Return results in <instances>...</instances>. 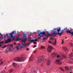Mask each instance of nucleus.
Wrapping results in <instances>:
<instances>
[{
    "label": "nucleus",
    "mask_w": 73,
    "mask_h": 73,
    "mask_svg": "<svg viewBox=\"0 0 73 73\" xmlns=\"http://www.w3.org/2000/svg\"><path fill=\"white\" fill-rule=\"evenodd\" d=\"M65 38H66V39L67 38V37H65Z\"/></svg>",
    "instance_id": "nucleus-59"
},
{
    "label": "nucleus",
    "mask_w": 73,
    "mask_h": 73,
    "mask_svg": "<svg viewBox=\"0 0 73 73\" xmlns=\"http://www.w3.org/2000/svg\"><path fill=\"white\" fill-rule=\"evenodd\" d=\"M38 32H40V31H39V30H38L37 31Z\"/></svg>",
    "instance_id": "nucleus-54"
},
{
    "label": "nucleus",
    "mask_w": 73,
    "mask_h": 73,
    "mask_svg": "<svg viewBox=\"0 0 73 73\" xmlns=\"http://www.w3.org/2000/svg\"><path fill=\"white\" fill-rule=\"evenodd\" d=\"M38 38H39V37H38V38L36 39H38Z\"/></svg>",
    "instance_id": "nucleus-63"
},
{
    "label": "nucleus",
    "mask_w": 73,
    "mask_h": 73,
    "mask_svg": "<svg viewBox=\"0 0 73 73\" xmlns=\"http://www.w3.org/2000/svg\"><path fill=\"white\" fill-rule=\"evenodd\" d=\"M17 45H18V46H20L21 45V44L19 43H18L17 44Z\"/></svg>",
    "instance_id": "nucleus-38"
},
{
    "label": "nucleus",
    "mask_w": 73,
    "mask_h": 73,
    "mask_svg": "<svg viewBox=\"0 0 73 73\" xmlns=\"http://www.w3.org/2000/svg\"><path fill=\"white\" fill-rule=\"evenodd\" d=\"M33 41H37V39H35L34 40H33Z\"/></svg>",
    "instance_id": "nucleus-32"
},
{
    "label": "nucleus",
    "mask_w": 73,
    "mask_h": 73,
    "mask_svg": "<svg viewBox=\"0 0 73 73\" xmlns=\"http://www.w3.org/2000/svg\"><path fill=\"white\" fill-rule=\"evenodd\" d=\"M3 60L2 59H0V62H1V61H3Z\"/></svg>",
    "instance_id": "nucleus-39"
},
{
    "label": "nucleus",
    "mask_w": 73,
    "mask_h": 73,
    "mask_svg": "<svg viewBox=\"0 0 73 73\" xmlns=\"http://www.w3.org/2000/svg\"><path fill=\"white\" fill-rule=\"evenodd\" d=\"M54 29V30H56V29H55V28H54V29Z\"/></svg>",
    "instance_id": "nucleus-57"
},
{
    "label": "nucleus",
    "mask_w": 73,
    "mask_h": 73,
    "mask_svg": "<svg viewBox=\"0 0 73 73\" xmlns=\"http://www.w3.org/2000/svg\"><path fill=\"white\" fill-rule=\"evenodd\" d=\"M45 31H43L42 33L40 32V34L39 33H38V36H40V37H41V35H45Z\"/></svg>",
    "instance_id": "nucleus-10"
},
{
    "label": "nucleus",
    "mask_w": 73,
    "mask_h": 73,
    "mask_svg": "<svg viewBox=\"0 0 73 73\" xmlns=\"http://www.w3.org/2000/svg\"><path fill=\"white\" fill-rule=\"evenodd\" d=\"M14 32H15V33H16V31H14Z\"/></svg>",
    "instance_id": "nucleus-58"
},
{
    "label": "nucleus",
    "mask_w": 73,
    "mask_h": 73,
    "mask_svg": "<svg viewBox=\"0 0 73 73\" xmlns=\"http://www.w3.org/2000/svg\"><path fill=\"white\" fill-rule=\"evenodd\" d=\"M49 42L50 43V44H53V42H52L50 41H49Z\"/></svg>",
    "instance_id": "nucleus-33"
},
{
    "label": "nucleus",
    "mask_w": 73,
    "mask_h": 73,
    "mask_svg": "<svg viewBox=\"0 0 73 73\" xmlns=\"http://www.w3.org/2000/svg\"><path fill=\"white\" fill-rule=\"evenodd\" d=\"M17 33L18 35V37H15V38H16V41H18V40H19V37H20V36H21V35H20V34H19V33H18V31H17Z\"/></svg>",
    "instance_id": "nucleus-13"
},
{
    "label": "nucleus",
    "mask_w": 73,
    "mask_h": 73,
    "mask_svg": "<svg viewBox=\"0 0 73 73\" xmlns=\"http://www.w3.org/2000/svg\"><path fill=\"white\" fill-rule=\"evenodd\" d=\"M30 44H31V43H30V42H29L27 44H26L25 45H26V46H29V45Z\"/></svg>",
    "instance_id": "nucleus-27"
},
{
    "label": "nucleus",
    "mask_w": 73,
    "mask_h": 73,
    "mask_svg": "<svg viewBox=\"0 0 73 73\" xmlns=\"http://www.w3.org/2000/svg\"><path fill=\"white\" fill-rule=\"evenodd\" d=\"M73 56V53H71L69 55L70 57H72Z\"/></svg>",
    "instance_id": "nucleus-22"
},
{
    "label": "nucleus",
    "mask_w": 73,
    "mask_h": 73,
    "mask_svg": "<svg viewBox=\"0 0 73 73\" xmlns=\"http://www.w3.org/2000/svg\"><path fill=\"white\" fill-rule=\"evenodd\" d=\"M70 69H73V67L72 66H71L70 67Z\"/></svg>",
    "instance_id": "nucleus-37"
},
{
    "label": "nucleus",
    "mask_w": 73,
    "mask_h": 73,
    "mask_svg": "<svg viewBox=\"0 0 73 73\" xmlns=\"http://www.w3.org/2000/svg\"><path fill=\"white\" fill-rule=\"evenodd\" d=\"M67 29V28H65L64 29V31H65V30H66Z\"/></svg>",
    "instance_id": "nucleus-46"
},
{
    "label": "nucleus",
    "mask_w": 73,
    "mask_h": 73,
    "mask_svg": "<svg viewBox=\"0 0 73 73\" xmlns=\"http://www.w3.org/2000/svg\"><path fill=\"white\" fill-rule=\"evenodd\" d=\"M7 46H4L3 47H2V48H7Z\"/></svg>",
    "instance_id": "nucleus-34"
},
{
    "label": "nucleus",
    "mask_w": 73,
    "mask_h": 73,
    "mask_svg": "<svg viewBox=\"0 0 73 73\" xmlns=\"http://www.w3.org/2000/svg\"><path fill=\"white\" fill-rule=\"evenodd\" d=\"M13 71V70H9V73H11V72H12Z\"/></svg>",
    "instance_id": "nucleus-28"
},
{
    "label": "nucleus",
    "mask_w": 73,
    "mask_h": 73,
    "mask_svg": "<svg viewBox=\"0 0 73 73\" xmlns=\"http://www.w3.org/2000/svg\"><path fill=\"white\" fill-rule=\"evenodd\" d=\"M14 45H16V42H14Z\"/></svg>",
    "instance_id": "nucleus-53"
},
{
    "label": "nucleus",
    "mask_w": 73,
    "mask_h": 73,
    "mask_svg": "<svg viewBox=\"0 0 73 73\" xmlns=\"http://www.w3.org/2000/svg\"><path fill=\"white\" fill-rule=\"evenodd\" d=\"M60 29L61 28H60V27H58V29H57V32H60Z\"/></svg>",
    "instance_id": "nucleus-21"
},
{
    "label": "nucleus",
    "mask_w": 73,
    "mask_h": 73,
    "mask_svg": "<svg viewBox=\"0 0 73 73\" xmlns=\"http://www.w3.org/2000/svg\"><path fill=\"white\" fill-rule=\"evenodd\" d=\"M60 70H62V71H64V69L62 67H60Z\"/></svg>",
    "instance_id": "nucleus-29"
},
{
    "label": "nucleus",
    "mask_w": 73,
    "mask_h": 73,
    "mask_svg": "<svg viewBox=\"0 0 73 73\" xmlns=\"http://www.w3.org/2000/svg\"><path fill=\"white\" fill-rule=\"evenodd\" d=\"M65 69L66 70H68L69 69V67L66 66L65 67Z\"/></svg>",
    "instance_id": "nucleus-24"
},
{
    "label": "nucleus",
    "mask_w": 73,
    "mask_h": 73,
    "mask_svg": "<svg viewBox=\"0 0 73 73\" xmlns=\"http://www.w3.org/2000/svg\"><path fill=\"white\" fill-rule=\"evenodd\" d=\"M11 46H13V44H12Z\"/></svg>",
    "instance_id": "nucleus-64"
},
{
    "label": "nucleus",
    "mask_w": 73,
    "mask_h": 73,
    "mask_svg": "<svg viewBox=\"0 0 73 73\" xmlns=\"http://www.w3.org/2000/svg\"><path fill=\"white\" fill-rule=\"evenodd\" d=\"M33 43L34 44H36V42H33Z\"/></svg>",
    "instance_id": "nucleus-48"
},
{
    "label": "nucleus",
    "mask_w": 73,
    "mask_h": 73,
    "mask_svg": "<svg viewBox=\"0 0 73 73\" xmlns=\"http://www.w3.org/2000/svg\"><path fill=\"white\" fill-rule=\"evenodd\" d=\"M37 50H34L33 51V53H36V52H37Z\"/></svg>",
    "instance_id": "nucleus-31"
},
{
    "label": "nucleus",
    "mask_w": 73,
    "mask_h": 73,
    "mask_svg": "<svg viewBox=\"0 0 73 73\" xmlns=\"http://www.w3.org/2000/svg\"><path fill=\"white\" fill-rule=\"evenodd\" d=\"M41 49H45V47L44 46H41Z\"/></svg>",
    "instance_id": "nucleus-26"
},
{
    "label": "nucleus",
    "mask_w": 73,
    "mask_h": 73,
    "mask_svg": "<svg viewBox=\"0 0 73 73\" xmlns=\"http://www.w3.org/2000/svg\"><path fill=\"white\" fill-rule=\"evenodd\" d=\"M6 36H7V38H8V37H9L8 36V34H6Z\"/></svg>",
    "instance_id": "nucleus-43"
},
{
    "label": "nucleus",
    "mask_w": 73,
    "mask_h": 73,
    "mask_svg": "<svg viewBox=\"0 0 73 73\" xmlns=\"http://www.w3.org/2000/svg\"><path fill=\"white\" fill-rule=\"evenodd\" d=\"M61 56H62L63 58H66V55H65L64 54H61Z\"/></svg>",
    "instance_id": "nucleus-20"
},
{
    "label": "nucleus",
    "mask_w": 73,
    "mask_h": 73,
    "mask_svg": "<svg viewBox=\"0 0 73 73\" xmlns=\"http://www.w3.org/2000/svg\"><path fill=\"white\" fill-rule=\"evenodd\" d=\"M29 41H30V42L31 44V43H32V42H33L34 41L32 39V40H28Z\"/></svg>",
    "instance_id": "nucleus-23"
},
{
    "label": "nucleus",
    "mask_w": 73,
    "mask_h": 73,
    "mask_svg": "<svg viewBox=\"0 0 73 73\" xmlns=\"http://www.w3.org/2000/svg\"><path fill=\"white\" fill-rule=\"evenodd\" d=\"M37 68L35 67H34L32 69V70L31 71L30 73H37Z\"/></svg>",
    "instance_id": "nucleus-6"
},
{
    "label": "nucleus",
    "mask_w": 73,
    "mask_h": 73,
    "mask_svg": "<svg viewBox=\"0 0 73 73\" xmlns=\"http://www.w3.org/2000/svg\"><path fill=\"white\" fill-rule=\"evenodd\" d=\"M26 58V56L24 55H23L21 57H17L13 59L14 61H24V59Z\"/></svg>",
    "instance_id": "nucleus-1"
},
{
    "label": "nucleus",
    "mask_w": 73,
    "mask_h": 73,
    "mask_svg": "<svg viewBox=\"0 0 73 73\" xmlns=\"http://www.w3.org/2000/svg\"><path fill=\"white\" fill-rule=\"evenodd\" d=\"M20 46H17L15 47L17 51H19V50H20Z\"/></svg>",
    "instance_id": "nucleus-19"
},
{
    "label": "nucleus",
    "mask_w": 73,
    "mask_h": 73,
    "mask_svg": "<svg viewBox=\"0 0 73 73\" xmlns=\"http://www.w3.org/2000/svg\"><path fill=\"white\" fill-rule=\"evenodd\" d=\"M10 47H12V48H13V46H9L7 48H8L9 49V52H12L13 51V49H15V48L14 47L13 48H12V49H11Z\"/></svg>",
    "instance_id": "nucleus-14"
},
{
    "label": "nucleus",
    "mask_w": 73,
    "mask_h": 73,
    "mask_svg": "<svg viewBox=\"0 0 73 73\" xmlns=\"http://www.w3.org/2000/svg\"><path fill=\"white\" fill-rule=\"evenodd\" d=\"M71 46H73V44L72 43L71 44Z\"/></svg>",
    "instance_id": "nucleus-51"
},
{
    "label": "nucleus",
    "mask_w": 73,
    "mask_h": 73,
    "mask_svg": "<svg viewBox=\"0 0 73 73\" xmlns=\"http://www.w3.org/2000/svg\"><path fill=\"white\" fill-rule=\"evenodd\" d=\"M22 45H23V46H25V43H22Z\"/></svg>",
    "instance_id": "nucleus-41"
},
{
    "label": "nucleus",
    "mask_w": 73,
    "mask_h": 73,
    "mask_svg": "<svg viewBox=\"0 0 73 73\" xmlns=\"http://www.w3.org/2000/svg\"><path fill=\"white\" fill-rule=\"evenodd\" d=\"M50 39H51V40H53V38H51Z\"/></svg>",
    "instance_id": "nucleus-52"
},
{
    "label": "nucleus",
    "mask_w": 73,
    "mask_h": 73,
    "mask_svg": "<svg viewBox=\"0 0 73 73\" xmlns=\"http://www.w3.org/2000/svg\"><path fill=\"white\" fill-rule=\"evenodd\" d=\"M54 32H54L53 31H52V32H51V34H50V33H49L47 35L48 36H49V37H53V36H56V35H53V33H54Z\"/></svg>",
    "instance_id": "nucleus-9"
},
{
    "label": "nucleus",
    "mask_w": 73,
    "mask_h": 73,
    "mask_svg": "<svg viewBox=\"0 0 73 73\" xmlns=\"http://www.w3.org/2000/svg\"><path fill=\"white\" fill-rule=\"evenodd\" d=\"M34 58V56L33 55H32L30 56L29 61H33V58Z\"/></svg>",
    "instance_id": "nucleus-12"
},
{
    "label": "nucleus",
    "mask_w": 73,
    "mask_h": 73,
    "mask_svg": "<svg viewBox=\"0 0 73 73\" xmlns=\"http://www.w3.org/2000/svg\"><path fill=\"white\" fill-rule=\"evenodd\" d=\"M34 33H35V34H36V32L35 33V32H34Z\"/></svg>",
    "instance_id": "nucleus-60"
},
{
    "label": "nucleus",
    "mask_w": 73,
    "mask_h": 73,
    "mask_svg": "<svg viewBox=\"0 0 73 73\" xmlns=\"http://www.w3.org/2000/svg\"><path fill=\"white\" fill-rule=\"evenodd\" d=\"M3 72H4V71H1V73H3Z\"/></svg>",
    "instance_id": "nucleus-56"
},
{
    "label": "nucleus",
    "mask_w": 73,
    "mask_h": 73,
    "mask_svg": "<svg viewBox=\"0 0 73 73\" xmlns=\"http://www.w3.org/2000/svg\"><path fill=\"white\" fill-rule=\"evenodd\" d=\"M60 57V56L59 55H58L57 56V58H59V57Z\"/></svg>",
    "instance_id": "nucleus-40"
},
{
    "label": "nucleus",
    "mask_w": 73,
    "mask_h": 73,
    "mask_svg": "<svg viewBox=\"0 0 73 73\" xmlns=\"http://www.w3.org/2000/svg\"><path fill=\"white\" fill-rule=\"evenodd\" d=\"M4 62H1V63L0 64V65H1L2 64H3V63H4Z\"/></svg>",
    "instance_id": "nucleus-36"
},
{
    "label": "nucleus",
    "mask_w": 73,
    "mask_h": 73,
    "mask_svg": "<svg viewBox=\"0 0 73 73\" xmlns=\"http://www.w3.org/2000/svg\"><path fill=\"white\" fill-rule=\"evenodd\" d=\"M47 33H48V34H49V31H47Z\"/></svg>",
    "instance_id": "nucleus-55"
},
{
    "label": "nucleus",
    "mask_w": 73,
    "mask_h": 73,
    "mask_svg": "<svg viewBox=\"0 0 73 73\" xmlns=\"http://www.w3.org/2000/svg\"><path fill=\"white\" fill-rule=\"evenodd\" d=\"M8 52V51L6 50L5 51V53H7Z\"/></svg>",
    "instance_id": "nucleus-35"
},
{
    "label": "nucleus",
    "mask_w": 73,
    "mask_h": 73,
    "mask_svg": "<svg viewBox=\"0 0 73 73\" xmlns=\"http://www.w3.org/2000/svg\"><path fill=\"white\" fill-rule=\"evenodd\" d=\"M20 46V48L21 49L23 48H24V46Z\"/></svg>",
    "instance_id": "nucleus-30"
},
{
    "label": "nucleus",
    "mask_w": 73,
    "mask_h": 73,
    "mask_svg": "<svg viewBox=\"0 0 73 73\" xmlns=\"http://www.w3.org/2000/svg\"><path fill=\"white\" fill-rule=\"evenodd\" d=\"M31 33V34H33V33Z\"/></svg>",
    "instance_id": "nucleus-61"
},
{
    "label": "nucleus",
    "mask_w": 73,
    "mask_h": 73,
    "mask_svg": "<svg viewBox=\"0 0 73 73\" xmlns=\"http://www.w3.org/2000/svg\"><path fill=\"white\" fill-rule=\"evenodd\" d=\"M18 33H19H19H20V32L18 31Z\"/></svg>",
    "instance_id": "nucleus-62"
},
{
    "label": "nucleus",
    "mask_w": 73,
    "mask_h": 73,
    "mask_svg": "<svg viewBox=\"0 0 73 73\" xmlns=\"http://www.w3.org/2000/svg\"><path fill=\"white\" fill-rule=\"evenodd\" d=\"M36 46H34L33 47V48H34L36 47Z\"/></svg>",
    "instance_id": "nucleus-50"
},
{
    "label": "nucleus",
    "mask_w": 73,
    "mask_h": 73,
    "mask_svg": "<svg viewBox=\"0 0 73 73\" xmlns=\"http://www.w3.org/2000/svg\"><path fill=\"white\" fill-rule=\"evenodd\" d=\"M55 64H58V65H61V64H62V62H60V60H56L55 62Z\"/></svg>",
    "instance_id": "nucleus-7"
},
{
    "label": "nucleus",
    "mask_w": 73,
    "mask_h": 73,
    "mask_svg": "<svg viewBox=\"0 0 73 73\" xmlns=\"http://www.w3.org/2000/svg\"><path fill=\"white\" fill-rule=\"evenodd\" d=\"M62 48L64 51H66L67 52H68V51H69V50H68V48L64 46Z\"/></svg>",
    "instance_id": "nucleus-16"
},
{
    "label": "nucleus",
    "mask_w": 73,
    "mask_h": 73,
    "mask_svg": "<svg viewBox=\"0 0 73 73\" xmlns=\"http://www.w3.org/2000/svg\"><path fill=\"white\" fill-rule=\"evenodd\" d=\"M50 60H48L46 63V65H50Z\"/></svg>",
    "instance_id": "nucleus-17"
},
{
    "label": "nucleus",
    "mask_w": 73,
    "mask_h": 73,
    "mask_svg": "<svg viewBox=\"0 0 73 73\" xmlns=\"http://www.w3.org/2000/svg\"><path fill=\"white\" fill-rule=\"evenodd\" d=\"M54 48L52 46H48L47 48V51L48 52H51Z\"/></svg>",
    "instance_id": "nucleus-4"
},
{
    "label": "nucleus",
    "mask_w": 73,
    "mask_h": 73,
    "mask_svg": "<svg viewBox=\"0 0 73 73\" xmlns=\"http://www.w3.org/2000/svg\"><path fill=\"white\" fill-rule=\"evenodd\" d=\"M46 40V38H43V40Z\"/></svg>",
    "instance_id": "nucleus-49"
},
{
    "label": "nucleus",
    "mask_w": 73,
    "mask_h": 73,
    "mask_svg": "<svg viewBox=\"0 0 73 73\" xmlns=\"http://www.w3.org/2000/svg\"><path fill=\"white\" fill-rule=\"evenodd\" d=\"M44 36H45L46 37H48V35H46V34H45Z\"/></svg>",
    "instance_id": "nucleus-42"
},
{
    "label": "nucleus",
    "mask_w": 73,
    "mask_h": 73,
    "mask_svg": "<svg viewBox=\"0 0 73 73\" xmlns=\"http://www.w3.org/2000/svg\"><path fill=\"white\" fill-rule=\"evenodd\" d=\"M3 43H4V42L3 41L0 42V44H3Z\"/></svg>",
    "instance_id": "nucleus-47"
},
{
    "label": "nucleus",
    "mask_w": 73,
    "mask_h": 73,
    "mask_svg": "<svg viewBox=\"0 0 73 73\" xmlns=\"http://www.w3.org/2000/svg\"><path fill=\"white\" fill-rule=\"evenodd\" d=\"M51 56L52 57H56L57 56V54L56 53H53L52 54Z\"/></svg>",
    "instance_id": "nucleus-18"
},
{
    "label": "nucleus",
    "mask_w": 73,
    "mask_h": 73,
    "mask_svg": "<svg viewBox=\"0 0 73 73\" xmlns=\"http://www.w3.org/2000/svg\"><path fill=\"white\" fill-rule=\"evenodd\" d=\"M44 57L43 55L40 56L38 58V60L37 61V63H40L41 62L44 61Z\"/></svg>",
    "instance_id": "nucleus-3"
},
{
    "label": "nucleus",
    "mask_w": 73,
    "mask_h": 73,
    "mask_svg": "<svg viewBox=\"0 0 73 73\" xmlns=\"http://www.w3.org/2000/svg\"><path fill=\"white\" fill-rule=\"evenodd\" d=\"M64 30H62L61 31V33H59V32H58L57 33H56V32H54L53 34V35H54V36H57V35H61L62 34V33H64Z\"/></svg>",
    "instance_id": "nucleus-5"
},
{
    "label": "nucleus",
    "mask_w": 73,
    "mask_h": 73,
    "mask_svg": "<svg viewBox=\"0 0 73 73\" xmlns=\"http://www.w3.org/2000/svg\"><path fill=\"white\" fill-rule=\"evenodd\" d=\"M26 50H27V51L29 50V48H27L26 49Z\"/></svg>",
    "instance_id": "nucleus-44"
},
{
    "label": "nucleus",
    "mask_w": 73,
    "mask_h": 73,
    "mask_svg": "<svg viewBox=\"0 0 73 73\" xmlns=\"http://www.w3.org/2000/svg\"><path fill=\"white\" fill-rule=\"evenodd\" d=\"M11 36H9L7 38V41H6L5 42V44H7V43H8V42H9L10 41H11Z\"/></svg>",
    "instance_id": "nucleus-8"
},
{
    "label": "nucleus",
    "mask_w": 73,
    "mask_h": 73,
    "mask_svg": "<svg viewBox=\"0 0 73 73\" xmlns=\"http://www.w3.org/2000/svg\"><path fill=\"white\" fill-rule=\"evenodd\" d=\"M56 41L57 40H56V39H55V40L54 43V45H56V44H57V43L56 42Z\"/></svg>",
    "instance_id": "nucleus-25"
},
{
    "label": "nucleus",
    "mask_w": 73,
    "mask_h": 73,
    "mask_svg": "<svg viewBox=\"0 0 73 73\" xmlns=\"http://www.w3.org/2000/svg\"><path fill=\"white\" fill-rule=\"evenodd\" d=\"M29 38L30 39L31 38V37H29L27 36L26 34H25L23 35V38H21L20 40H21V41H22V42H25V41H27V40L28 39V38Z\"/></svg>",
    "instance_id": "nucleus-2"
},
{
    "label": "nucleus",
    "mask_w": 73,
    "mask_h": 73,
    "mask_svg": "<svg viewBox=\"0 0 73 73\" xmlns=\"http://www.w3.org/2000/svg\"><path fill=\"white\" fill-rule=\"evenodd\" d=\"M8 34H9L11 36V37L13 38V40H15V36H13V34H14V31H13L11 34H10V33H8Z\"/></svg>",
    "instance_id": "nucleus-11"
},
{
    "label": "nucleus",
    "mask_w": 73,
    "mask_h": 73,
    "mask_svg": "<svg viewBox=\"0 0 73 73\" xmlns=\"http://www.w3.org/2000/svg\"><path fill=\"white\" fill-rule=\"evenodd\" d=\"M64 40H62V44H64Z\"/></svg>",
    "instance_id": "nucleus-45"
},
{
    "label": "nucleus",
    "mask_w": 73,
    "mask_h": 73,
    "mask_svg": "<svg viewBox=\"0 0 73 73\" xmlns=\"http://www.w3.org/2000/svg\"><path fill=\"white\" fill-rule=\"evenodd\" d=\"M12 64L13 65V67H14V68H17V67H19V65H17V64L15 62L13 63Z\"/></svg>",
    "instance_id": "nucleus-15"
}]
</instances>
